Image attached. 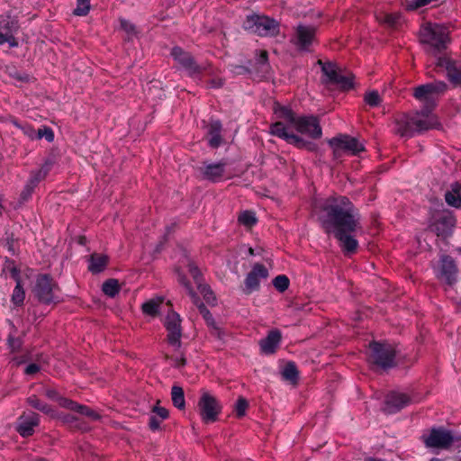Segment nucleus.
Wrapping results in <instances>:
<instances>
[{
  "mask_svg": "<svg viewBox=\"0 0 461 461\" xmlns=\"http://www.w3.org/2000/svg\"><path fill=\"white\" fill-rule=\"evenodd\" d=\"M317 208L323 209L327 214L328 220L323 221L327 231H330L332 225L341 248L348 253L356 252L358 246L355 238L357 220L351 203L346 197H332L318 202L314 210Z\"/></svg>",
  "mask_w": 461,
  "mask_h": 461,
  "instance_id": "nucleus-1",
  "label": "nucleus"
},
{
  "mask_svg": "<svg viewBox=\"0 0 461 461\" xmlns=\"http://www.w3.org/2000/svg\"><path fill=\"white\" fill-rule=\"evenodd\" d=\"M276 122L271 126V133L286 142L299 148H304L307 141L304 137L318 139L321 129L313 116H296L288 107L276 104L274 106Z\"/></svg>",
  "mask_w": 461,
  "mask_h": 461,
  "instance_id": "nucleus-2",
  "label": "nucleus"
},
{
  "mask_svg": "<svg viewBox=\"0 0 461 461\" xmlns=\"http://www.w3.org/2000/svg\"><path fill=\"white\" fill-rule=\"evenodd\" d=\"M188 274L193 279L197 290L203 295L207 303L214 300L213 294L210 288L202 283L201 273L198 267L190 259L185 258L181 267L176 269L177 280L185 287L187 294L196 303V294L194 291L192 283L187 280L185 275Z\"/></svg>",
  "mask_w": 461,
  "mask_h": 461,
  "instance_id": "nucleus-3",
  "label": "nucleus"
},
{
  "mask_svg": "<svg viewBox=\"0 0 461 461\" xmlns=\"http://www.w3.org/2000/svg\"><path fill=\"white\" fill-rule=\"evenodd\" d=\"M397 131L402 136L411 135L413 131L438 129L440 123L438 117L429 112L416 113L412 117L402 116L397 121Z\"/></svg>",
  "mask_w": 461,
  "mask_h": 461,
  "instance_id": "nucleus-4",
  "label": "nucleus"
},
{
  "mask_svg": "<svg viewBox=\"0 0 461 461\" xmlns=\"http://www.w3.org/2000/svg\"><path fill=\"white\" fill-rule=\"evenodd\" d=\"M180 317L177 313L172 312H169L165 321V327L167 331V343L168 346L172 348V350H176V354L169 356L167 352L166 354L167 358H170L175 366H182L185 365V360L182 352L179 349L181 346L180 338H181V326H180Z\"/></svg>",
  "mask_w": 461,
  "mask_h": 461,
  "instance_id": "nucleus-5",
  "label": "nucleus"
},
{
  "mask_svg": "<svg viewBox=\"0 0 461 461\" xmlns=\"http://www.w3.org/2000/svg\"><path fill=\"white\" fill-rule=\"evenodd\" d=\"M420 38L422 43L440 49L448 41V30L444 25L428 23L420 28Z\"/></svg>",
  "mask_w": 461,
  "mask_h": 461,
  "instance_id": "nucleus-6",
  "label": "nucleus"
},
{
  "mask_svg": "<svg viewBox=\"0 0 461 461\" xmlns=\"http://www.w3.org/2000/svg\"><path fill=\"white\" fill-rule=\"evenodd\" d=\"M197 409L204 423H212L218 420L221 405L214 395L207 391H203L197 402Z\"/></svg>",
  "mask_w": 461,
  "mask_h": 461,
  "instance_id": "nucleus-7",
  "label": "nucleus"
},
{
  "mask_svg": "<svg viewBox=\"0 0 461 461\" xmlns=\"http://www.w3.org/2000/svg\"><path fill=\"white\" fill-rule=\"evenodd\" d=\"M245 30L261 36L274 35L277 32V23L267 16L252 14L247 17L243 24Z\"/></svg>",
  "mask_w": 461,
  "mask_h": 461,
  "instance_id": "nucleus-8",
  "label": "nucleus"
},
{
  "mask_svg": "<svg viewBox=\"0 0 461 461\" xmlns=\"http://www.w3.org/2000/svg\"><path fill=\"white\" fill-rule=\"evenodd\" d=\"M336 158L342 155H357L364 150V145L357 139L349 136H339L330 140Z\"/></svg>",
  "mask_w": 461,
  "mask_h": 461,
  "instance_id": "nucleus-9",
  "label": "nucleus"
},
{
  "mask_svg": "<svg viewBox=\"0 0 461 461\" xmlns=\"http://www.w3.org/2000/svg\"><path fill=\"white\" fill-rule=\"evenodd\" d=\"M447 88L443 82H436L420 86L414 90L415 98L428 107L435 105L436 101L440 94Z\"/></svg>",
  "mask_w": 461,
  "mask_h": 461,
  "instance_id": "nucleus-10",
  "label": "nucleus"
},
{
  "mask_svg": "<svg viewBox=\"0 0 461 461\" xmlns=\"http://www.w3.org/2000/svg\"><path fill=\"white\" fill-rule=\"evenodd\" d=\"M321 65L322 72L328 80L336 84L340 88L349 89L353 86V77L350 73H342L339 68L333 63H324L319 61Z\"/></svg>",
  "mask_w": 461,
  "mask_h": 461,
  "instance_id": "nucleus-11",
  "label": "nucleus"
},
{
  "mask_svg": "<svg viewBox=\"0 0 461 461\" xmlns=\"http://www.w3.org/2000/svg\"><path fill=\"white\" fill-rule=\"evenodd\" d=\"M394 349L390 344L371 343L369 346L370 360L381 366H388L393 363Z\"/></svg>",
  "mask_w": 461,
  "mask_h": 461,
  "instance_id": "nucleus-12",
  "label": "nucleus"
},
{
  "mask_svg": "<svg viewBox=\"0 0 461 461\" xmlns=\"http://www.w3.org/2000/svg\"><path fill=\"white\" fill-rule=\"evenodd\" d=\"M58 287L52 280L47 276H41L38 278L34 288L35 294L44 303H53L59 299Z\"/></svg>",
  "mask_w": 461,
  "mask_h": 461,
  "instance_id": "nucleus-13",
  "label": "nucleus"
},
{
  "mask_svg": "<svg viewBox=\"0 0 461 461\" xmlns=\"http://www.w3.org/2000/svg\"><path fill=\"white\" fill-rule=\"evenodd\" d=\"M269 270L266 266L259 263L254 264L245 278V292L250 294L258 290L260 283L267 280Z\"/></svg>",
  "mask_w": 461,
  "mask_h": 461,
  "instance_id": "nucleus-14",
  "label": "nucleus"
},
{
  "mask_svg": "<svg viewBox=\"0 0 461 461\" xmlns=\"http://www.w3.org/2000/svg\"><path fill=\"white\" fill-rule=\"evenodd\" d=\"M45 394L48 398L56 401L60 407L74 411L85 416L95 417L94 411L89 410L87 407L79 405L68 398L60 396L55 389H47L45 391Z\"/></svg>",
  "mask_w": 461,
  "mask_h": 461,
  "instance_id": "nucleus-15",
  "label": "nucleus"
},
{
  "mask_svg": "<svg viewBox=\"0 0 461 461\" xmlns=\"http://www.w3.org/2000/svg\"><path fill=\"white\" fill-rule=\"evenodd\" d=\"M17 31V23L10 16L0 19V45L7 43L9 47H16L18 42L14 37Z\"/></svg>",
  "mask_w": 461,
  "mask_h": 461,
  "instance_id": "nucleus-16",
  "label": "nucleus"
},
{
  "mask_svg": "<svg viewBox=\"0 0 461 461\" xmlns=\"http://www.w3.org/2000/svg\"><path fill=\"white\" fill-rule=\"evenodd\" d=\"M314 41L315 29L307 25H298L292 39L293 43L301 50H307Z\"/></svg>",
  "mask_w": 461,
  "mask_h": 461,
  "instance_id": "nucleus-17",
  "label": "nucleus"
},
{
  "mask_svg": "<svg viewBox=\"0 0 461 461\" xmlns=\"http://www.w3.org/2000/svg\"><path fill=\"white\" fill-rule=\"evenodd\" d=\"M453 442L451 433L445 429H432L425 438V443L429 447L447 448Z\"/></svg>",
  "mask_w": 461,
  "mask_h": 461,
  "instance_id": "nucleus-18",
  "label": "nucleus"
},
{
  "mask_svg": "<svg viewBox=\"0 0 461 461\" xmlns=\"http://www.w3.org/2000/svg\"><path fill=\"white\" fill-rule=\"evenodd\" d=\"M437 65L446 68L447 77L454 85H461V61H454L447 57H442L438 59Z\"/></svg>",
  "mask_w": 461,
  "mask_h": 461,
  "instance_id": "nucleus-19",
  "label": "nucleus"
},
{
  "mask_svg": "<svg viewBox=\"0 0 461 461\" xmlns=\"http://www.w3.org/2000/svg\"><path fill=\"white\" fill-rule=\"evenodd\" d=\"M39 424L38 415L34 412H24L18 420L17 430L23 437L31 436Z\"/></svg>",
  "mask_w": 461,
  "mask_h": 461,
  "instance_id": "nucleus-20",
  "label": "nucleus"
},
{
  "mask_svg": "<svg viewBox=\"0 0 461 461\" xmlns=\"http://www.w3.org/2000/svg\"><path fill=\"white\" fill-rule=\"evenodd\" d=\"M437 275L441 281L448 285L453 284L456 277V268L453 260L447 257L442 258Z\"/></svg>",
  "mask_w": 461,
  "mask_h": 461,
  "instance_id": "nucleus-21",
  "label": "nucleus"
},
{
  "mask_svg": "<svg viewBox=\"0 0 461 461\" xmlns=\"http://www.w3.org/2000/svg\"><path fill=\"white\" fill-rule=\"evenodd\" d=\"M202 171L203 176L212 181H219L224 177L230 176V174H227L225 165L221 163L207 164L203 167Z\"/></svg>",
  "mask_w": 461,
  "mask_h": 461,
  "instance_id": "nucleus-22",
  "label": "nucleus"
},
{
  "mask_svg": "<svg viewBox=\"0 0 461 461\" xmlns=\"http://www.w3.org/2000/svg\"><path fill=\"white\" fill-rule=\"evenodd\" d=\"M281 340V333L277 330H271L267 338L260 341V348L264 354H272L277 348Z\"/></svg>",
  "mask_w": 461,
  "mask_h": 461,
  "instance_id": "nucleus-23",
  "label": "nucleus"
},
{
  "mask_svg": "<svg viewBox=\"0 0 461 461\" xmlns=\"http://www.w3.org/2000/svg\"><path fill=\"white\" fill-rule=\"evenodd\" d=\"M411 402V398L403 393H392L386 400L387 410L394 411L400 410Z\"/></svg>",
  "mask_w": 461,
  "mask_h": 461,
  "instance_id": "nucleus-24",
  "label": "nucleus"
},
{
  "mask_svg": "<svg viewBox=\"0 0 461 461\" xmlns=\"http://www.w3.org/2000/svg\"><path fill=\"white\" fill-rule=\"evenodd\" d=\"M168 418V411L160 406L158 402L152 408L151 414L149 417V428L152 430H157L160 428V424Z\"/></svg>",
  "mask_w": 461,
  "mask_h": 461,
  "instance_id": "nucleus-25",
  "label": "nucleus"
},
{
  "mask_svg": "<svg viewBox=\"0 0 461 461\" xmlns=\"http://www.w3.org/2000/svg\"><path fill=\"white\" fill-rule=\"evenodd\" d=\"M175 59L178 60L190 73H194L197 70V67L194 65L192 57L184 52L180 48H174L171 52Z\"/></svg>",
  "mask_w": 461,
  "mask_h": 461,
  "instance_id": "nucleus-26",
  "label": "nucleus"
},
{
  "mask_svg": "<svg viewBox=\"0 0 461 461\" xmlns=\"http://www.w3.org/2000/svg\"><path fill=\"white\" fill-rule=\"evenodd\" d=\"M8 267H11L10 271H11L12 277H14L16 280V286H15L13 295H12V301L14 304L19 305V304L23 303V302L24 300V291L23 289V283L20 279H18L17 271H16L15 267L11 266V264Z\"/></svg>",
  "mask_w": 461,
  "mask_h": 461,
  "instance_id": "nucleus-27",
  "label": "nucleus"
},
{
  "mask_svg": "<svg viewBox=\"0 0 461 461\" xmlns=\"http://www.w3.org/2000/svg\"><path fill=\"white\" fill-rule=\"evenodd\" d=\"M446 202L453 207L461 206V185L458 184L452 185L450 189L445 194Z\"/></svg>",
  "mask_w": 461,
  "mask_h": 461,
  "instance_id": "nucleus-28",
  "label": "nucleus"
},
{
  "mask_svg": "<svg viewBox=\"0 0 461 461\" xmlns=\"http://www.w3.org/2000/svg\"><path fill=\"white\" fill-rule=\"evenodd\" d=\"M163 299L160 297H156L149 300L148 302L142 304V312L144 314L155 317L158 312L159 308L162 304Z\"/></svg>",
  "mask_w": 461,
  "mask_h": 461,
  "instance_id": "nucleus-29",
  "label": "nucleus"
},
{
  "mask_svg": "<svg viewBox=\"0 0 461 461\" xmlns=\"http://www.w3.org/2000/svg\"><path fill=\"white\" fill-rule=\"evenodd\" d=\"M107 264V257L104 255H93L90 259L89 270L93 273L101 272Z\"/></svg>",
  "mask_w": 461,
  "mask_h": 461,
  "instance_id": "nucleus-30",
  "label": "nucleus"
},
{
  "mask_svg": "<svg viewBox=\"0 0 461 461\" xmlns=\"http://www.w3.org/2000/svg\"><path fill=\"white\" fill-rule=\"evenodd\" d=\"M173 404L178 409H184L185 405L184 391L182 387L174 385L171 390Z\"/></svg>",
  "mask_w": 461,
  "mask_h": 461,
  "instance_id": "nucleus-31",
  "label": "nucleus"
},
{
  "mask_svg": "<svg viewBox=\"0 0 461 461\" xmlns=\"http://www.w3.org/2000/svg\"><path fill=\"white\" fill-rule=\"evenodd\" d=\"M29 403L32 407L41 411L42 412H44L51 417H54V418L58 417L57 412L51 407H50L49 405H47L45 403L41 402V401L39 399H37L36 397H30Z\"/></svg>",
  "mask_w": 461,
  "mask_h": 461,
  "instance_id": "nucleus-32",
  "label": "nucleus"
},
{
  "mask_svg": "<svg viewBox=\"0 0 461 461\" xmlns=\"http://www.w3.org/2000/svg\"><path fill=\"white\" fill-rule=\"evenodd\" d=\"M120 290V284L115 279H109L103 285V292L111 297H113Z\"/></svg>",
  "mask_w": 461,
  "mask_h": 461,
  "instance_id": "nucleus-33",
  "label": "nucleus"
},
{
  "mask_svg": "<svg viewBox=\"0 0 461 461\" xmlns=\"http://www.w3.org/2000/svg\"><path fill=\"white\" fill-rule=\"evenodd\" d=\"M220 129L221 124L218 122H212L209 143L212 147H217L221 142V138L219 135Z\"/></svg>",
  "mask_w": 461,
  "mask_h": 461,
  "instance_id": "nucleus-34",
  "label": "nucleus"
},
{
  "mask_svg": "<svg viewBox=\"0 0 461 461\" xmlns=\"http://www.w3.org/2000/svg\"><path fill=\"white\" fill-rule=\"evenodd\" d=\"M120 27L125 32L128 40H131L138 33L134 24L125 19H120Z\"/></svg>",
  "mask_w": 461,
  "mask_h": 461,
  "instance_id": "nucleus-35",
  "label": "nucleus"
},
{
  "mask_svg": "<svg viewBox=\"0 0 461 461\" xmlns=\"http://www.w3.org/2000/svg\"><path fill=\"white\" fill-rule=\"evenodd\" d=\"M239 221L245 227L250 228L257 222V219L254 212L245 211L240 214Z\"/></svg>",
  "mask_w": 461,
  "mask_h": 461,
  "instance_id": "nucleus-36",
  "label": "nucleus"
},
{
  "mask_svg": "<svg viewBox=\"0 0 461 461\" xmlns=\"http://www.w3.org/2000/svg\"><path fill=\"white\" fill-rule=\"evenodd\" d=\"M91 0H77V7L74 10V14L77 16H86L90 11Z\"/></svg>",
  "mask_w": 461,
  "mask_h": 461,
  "instance_id": "nucleus-37",
  "label": "nucleus"
},
{
  "mask_svg": "<svg viewBox=\"0 0 461 461\" xmlns=\"http://www.w3.org/2000/svg\"><path fill=\"white\" fill-rule=\"evenodd\" d=\"M37 136L35 140L45 139L49 142H52L54 140V131L48 126H43L37 130Z\"/></svg>",
  "mask_w": 461,
  "mask_h": 461,
  "instance_id": "nucleus-38",
  "label": "nucleus"
},
{
  "mask_svg": "<svg viewBox=\"0 0 461 461\" xmlns=\"http://www.w3.org/2000/svg\"><path fill=\"white\" fill-rule=\"evenodd\" d=\"M289 279L285 275H280V276H277L274 280H273V285L274 286L276 287V290H278L279 292H285L288 287H289Z\"/></svg>",
  "mask_w": 461,
  "mask_h": 461,
  "instance_id": "nucleus-39",
  "label": "nucleus"
},
{
  "mask_svg": "<svg viewBox=\"0 0 461 461\" xmlns=\"http://www.w3.org/2000/svg\"><path fill=\"white\" fill-rule=\"evenodd\" d=\"M14 124L15 127L21 129V131L23 132V134L28 137L31 140H35V138L37 136L36 132L37 131L33 129L29 124H20L17 122H14Z\"/></svg>",
  "mask_w": 461,
  "mask_h": 461,
  "instance_id": "nucleus-40",
  "label": "nucleus"
},
{
  "mask_svg": "<svg viewBox=\"0 0 461 461\" xmlns=\"http://www.w3.org/2000/svg\"><path fill=\"white\" fill-rule=\"evenodd\" d=\"M249 407V403L247 402V400L243 397H240L238 400H237V402L235 403V406H234V411L237 415V417H243L246 413V411Z\"/></svg>",
  "mask_w": 461,
  "mask_h": 461,
  "instance_id": "nucleus-41",
  "label": "nucleus"
},
{
  "mask_svg": "<svg viewBox=\"0 0 461 461\" xmlns=\"http://www.w3.org/2000/svg\"><path fill=\"white\" fill-rule=\"evenodd\" d=\"M438 0H410L406 2V9L408 10H416L418 8L429 5L433 2H437Z\"/></svg>",
  "mask_w": 461,
  "mask_h": 461,
  "instance_id": "nucleus-42",
  "label": "nucleus"
},
{
  "mask_svg": "<svg viewBox=\"0 0 461 461\" xmlns=\"http://www.w3.org/2000/svg\"><path fill=\"white\" fill-rule=\"evenodd\" d=\"M366 103L370 106H376L381 102V97L376 91H370L365 95Z\"/></svg>",
  "mask_w": 461,
  "mask_h": 461,
  "instance_id": "nucleus-43",
  "label": "nucleus"
},
{
  "mask_svg": "<svg viewBox=\"0 0 461 461\" xmlns=\"http://www.w3.org/2000/svg\"><path fill=\"white\" fill-rule=\"evenodd\" d=\"M297 371L294 364H287L283 369V376L290 381H294L296 378Z\"/></svg>",
  "mask_w": 461,
  "mask_h": 461,
  "instance_id": "nucleus-44",
  "label": "nucleus"
},
{
  "mask_svg": "<svg viewBox=\"0 0 461 461\" xmlns=\"http://www.w3.org/2000/svg\"><path fill=\"white\" fill-rule=\"evenodd\" d=\"M399 19L400 16L397 14H384L383 17L379 18L381 23H384L389 26L395 25L398 23Z\"/></svg>",
  "mask_w": 461,
  "mask_h": 461,
  "instance_id": "nucleus-45",
  "label": "nucleus"
},
{
  "mask_svg": "<svg viewBox=\"0 0 461 461\" xmlns=\"http://www.w3.org/2000/svg\"><path fill=\"white\" fill-rule=\"evenodd\" d=\"M41 366L39 364L32 363V364H29L26 366L24 372L28 375H33L36 373H38L41 370Z\"/></svg>",
  "mask_w": 461,
  "mask_h": 461,
  "instance_id": "nucleus-46",
  "label": "nucleus"
},
{
  "mask_svg": "<svg viewBox=\"0 0 461 461\" xmlns=\"http://www.w3.org/2000/svg\"><path fill=\"white\" fill-rule=\"evenodd\" d=\"M267 52L266 51H262L261 59H262L263 61L267 60Z\"/></svg>",
  "mask_w": 461,
  "mask_h": 461,
  "instance_id": "nucleus-47",
  "label": "nucleus"
},
{
  "mask_svg": "<svg viewBox=\"0 0 461 461\" xmlns=\"http://www.w3.org/2000/svg\"><path fill=\"white\" fill-rule=\"evenodd\" d=\"M249 254L253 255V249H249Z\"/></svg>",
  "mask_w": 461,
  "mask_h": 461,
  "instance_id": "nucleus-48",
  "label": "nucleus"
},
{
  "mask_svg": "<svg viewBox=\"0 0 461 461\" xmlns=\"http://www.w3.org/2000/svg\"><path fill=\"white\" fill-rule=\"evenodd\" d=\"M457 461H461V459L457 460Z\"/></svg>",
  "mask_w": 461,
  "mask_h": 461,
  "instance_id": "nucleus-49",
  "label": "nucleus"
}]
</instances>
